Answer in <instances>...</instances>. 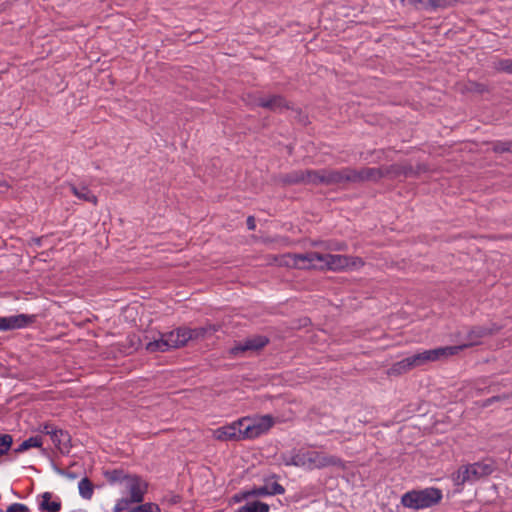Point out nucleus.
I'll list each match as a JSON object with an SVG mask.
<instances>
[{
  "label": "nucleus",
  "instance_id": "c9c22d12",
  "mask_svg": "<svg viewBox=\"0 0 512 512\" xmlns=\"http://www.w3.org/2000/svg\"><path fill=\"white\" fill-rule=\"evenodd\" d=\"M329 249L335 251H344L346 249V244L344 243H331L328 246Z\"/></svg>",
  "mask_w": 512,
  "mask_h": 512
},
{
  "label": "nucleus",
  "instance_id": "a19ab883",
  "mask_svg": "<svg viewBox=\"0 0 512 512\" xmlns=\"http://www.w3.org/2000/svg\"><path fill=\"white\" fill-rule=\"evenodd\" d=\"M414 3H422V0H412Z\"/></svg>",
  "mask_w": 512,
  "mask_h": 512
},
{
  "label": "nucleus",
  "instance_id": "f03ea898",
  "mask_svg": "<svg viewBox=\"0 0 512 512\" xmlns=\"http://www.w3.org/2000/svg\"><path fill=\"white\" fill-rule=\"evenodd\" d=\"M280 459L285 466L301 467L307 470L322 469L329 466L344 467L341 458L306 448L293 449L282 453Z\"/></svg>",
  "mask_w": 512,
  "mask_h": 512
},
{
  "label": "nucleus",
  "instance_id": "1a4fd4ad",
  "mask_svg": "<svg viewBox=\"0 0 512 512\" xmlns=\"http://www.w3.org/2000/svg\"><path fill=\"white\" fill-rule=\"evenodd\" d=\"M399 169L396 166H388V167H364L361 169L352 168V181L353 184L363 183V182H378L382 178L391 174L392 170Z\"/></svg>",
  "mask_w": 512,
  "mask_h": 512
},
{
  "label": "nucleus",
  "instance_id": "e433bc0d",
  "mask_svg": "<svg viewBox=\"0 0 512 512\" xmlns=\"http://www.w3.org/2000/svg\"><path fill=\"white\" fill-rule=\"evenodd\" d=\"M246 224L249 230H254L256 228L255 218L253 216H249L247 218Z\"/></svg>",
  "mask_w": 512,
  "mask_h": 512
},
{
  "label": "nucleus",
  "instance_id": "0eeeda50",
  "mask_svg": "<svg viewBox=\"0 0 512 512\" xmlns=\"http://www.w3.org/2000/svg\"><path fill=\"white\" fill-rule=\"evenodd\" d=\"M279 476L271 474L263 479L264 484L259 487H253L252 489L242 491L240 493V499H248L251 497H265L282 495L285 493V488L277 482ZM237 500L239 498L237 497Z\"/></svg>",
  "mask_w": 512,
  "mask_h": 512
},
{
  "label": "nucleus",
  "instance_id": "2f4dec72",
  "mask_svg": "<svg viewBox=\"0 0 512 512\" xmlns=\"http://www.w3.org/2000/svg\"><path fill=\"white\" fill-rule=\"evenodd\" d=\"M395 166L398 167L399 169L392 170L391 174H395V175L403 174L405 176H410L414 173L413 167L411 165H409V166L395 165Z\"/></svg>",
  "mask_w": 512,
  "mask_h": 512
},
{
  "label": "nucleus",
  "instance_id": "7ed1b4c3",
  "mask_svg": "<svg viewBox=\"0 0 512 512\" xmlns=\"http://www.w3.org/2000/svg\"><path fill=\"white\" fill-rule=\"evenodd\" d=\"M442 498L443 494L440 489L429 487L406 492L401 497V503L406 508L420 510L437 505Z\"/></svg>",
  "mask_w": 512,
  "mask_h": 512
},
{
  "label": "nucleus",
  "instance_id": "b1692460",
  "mask_svg": "<svg viewBox=\"0 0 512 512\" xmlns=\"http://www.w3.org/2000/svg\"><path fill=\"white\" fill-rule=\"evenodd\" d=\"M43 444L41 436H32L24 440L15 450L16 454L27 451L30 448H39Z\"/></svg>",
  "mask_w": 512,
  "mask_h": 512
},
{
  "label": "nucleus",
  "instance_id": "412c9836",
  "mask_svg": "<svg viewBox=\"0 0 512 512\" xmlns=\"http://www.w3.org/2000/svg\"><path fill=\"white\" fill-rule=\"evenodd\" d=\"M70 190L79 200L90 202L94 205L97 204V197L87 186H76L74 184H70Z\"/></svg>",
  "mask_w": 512,
  "mask_h": 512
},
{
  "label": "nucleus",
  "instance_id": "9b49d317",
  "mask_svg": "<svg viewBox=\"0 0 512 512\" xmlns=\"http://www.w3.org/2000/svg\"><path fill=\"white\" fill-rule=\"evenodd\" d=\"M246 421L243 428V439L257 438L268 432L275 423L271 415H264L253 421L246 419Z\"/></svg>",
  "mask_w": 512,
  "mask_h": 512
},
{
  "label": "nucleus",
  "instance_id": "72a5a7b5",
  "mask_svg": "<svg viewBox=\"0 0 512 512\" xmlns=\"http://www.w3.org/2000/svg\"><path fill=\"white\" fill-rule=\"evenodd\" d=\"M469 90L473 91V92H476V93L482 94L484 92H487L488 88H487V86L485 84L477 83V82H471Z\"/></svg>",
  "mask_w": 512,
  "mask_h": 512
},
{
  "label": "nucleus",
  "instance_id": "2eb2a0df",
  "mask_svg": "<svg viewBox=\"0 0 512 512\" xmlns=\"http://www.w3.org/2000/svg\"><path fill=\"white\" fill-rule=\"evenodd\" d=\"M347 184H353L352 167L327 168V186H345Z\"/></svg>",
  "mask_w": 512,
  "mask_h": 512
},
{
  "label": "nucleus",
  "instance_id": "6ab92c4d",
  "mask_svg": "<svg viewBox=\"0 0 512 512\" xmlns=\"http://www.w3.org/2000/svg\"><path fill=\"white\" fill-rule=\"evenodd\" d=\"M306 185L327 186V168L318 170L307 169Z\"/></svg>",
  "mask_w": 512,
  "mask_h": 512
},
{
  "label": "nucleus",
  "instance_id": "7c9ffc66",
  "mask_svg": "<svg viewBox=\"0 0 512 512\" xmlns=\"http://www.w3.org/2000/svg\"><path fill=\"white\" fill-rule=\"evenodd\" d=\"M493 150L497 153L511 152L510 141L495 142Z\"/></svg>",
  "mask_w": 512,
  "mask_h": 512
},
{
  "label": "nucleus",
  "instance_id": "473e14b6",
  "mask_svg": "<svg viewBox=\"0 0 512 512\" xmlns=\"http://www.w3.org/2000/svg\"><path fill=\"white\" fill-rule=\"evenodd\" d=\"M6 512H30L29 508L21 503H13L11 504Z\"/></svg>",
  "mask_w": 512,
  "mask_h": 512
},
{
  "label": "nucleus",
  "instance_id": "393cba45",
  "mask_svg": "<svg viewBox=\"0 0 512 512\" xmlns=\"http://www.w3.org/2000/svg\"><path fill=\"white\" fill-rule=\"evenodd\" d=\"M145 349L150 353L155 352H166L170 348L168 346V343H166L164 335L161 334V337L159 339H155L153 341L148 342L145 345Z\"/></svg>",
  "mask_w": 512,
  "mask_h": 512
},
{
  "label": "nucleus",
  "instance_id": "a211bd4d",
  "mask_svg": "<svg viewBox=\"0 0 512 512\" xmlns=\"http://www.w3.org/2000/svg\"><path fill=\"white\" fill-rule=\"evenodd\" d=\"M186 327H180L168 333H164L166 343L169 348H179L187 344Z\"/></svg>",
  "mask_w": 512,
  "mask_h": 512
},
{
  "label": "nucleus",
  "instance_id": "a878e982",
  "mask_svg": "<svg viewBox=\"0 0 512 512\" xmlns=\"http://www.w3.org/2000/svg\"><path fill=\"white\" fill-rule=\"evenodd\" d=\"M79 494L82 498L90 500L93 496L94 487L92 482L87 478H83L78 483Z\"/></svg>",
  "mask_w": 512,
  "mask_h": 512
},
{
  "label": "nucleus",
  "instance_id": "423d86ee",
  "mask_svg": "<svg viewBox=\"0 0 512 512\" xmlns=\"http://www.w3.org/2000/svg\"><path fill=\"white\" fill-rule=\"evenodd\" d=\"M321 253L307 252L304 254L288 253L281 257L280 265L297 269H319Z\"/></svg>",
  "mask_w": 512,
  "mask_h": 512
},
{
  "label": "nucleus",
  "instance_id": "f257e3e1",
  "mask_svg": "<svg viewBox=\"0 0 512 512\" xmlns=\"http://www.w3.org/2000/svg\"><path fill=\"white\" fill-rule=\"evenodd\" d=\"M103 475L110 485H120L122 493L127 495L117 500L115 512H124L131 504L143 502L148 491V483L141 476L126 473L123 469L105 470Z\"/></svg>",
  "mask_w": 512,
  "mask_h": 512
},
{
  "label": "nucleus",
  "instance_id": "bb28decb",
  "mask_svg": "<svg viewBox=\"0 0 512 512\" xmlns=\"http://www.w3.org/2000/svg\"><path fill=\"white\" fill-rule=\"evenodd\" d=\"M126 511L127 512H161V509L158 504L152 503V502H147V503L140 504L136 507H133L131 509L129 508Z\"/></svg>",
  "mask_w": 512,
  "mask_h": 512
},
{
  "label": "nucleus",
  "instance_id": "c85d7f7f",
  "mask_svg": "<svg viewBox=\"0 0 512 512\" xmlns=\"http://www.w3.org/2000/svg\"><path fill=\"white\" fill-rule=\"evenodd\" d=\"M13 444V438L10 434L0 435V457L7 454Z\"/></svg>",
  "mask_w": 512,
  "mask_h": 512
},
{
  "label": "nucleus",
  "instance_id": "58836bf2",
  "mask_svg": "<svg viewBox=\"0 0 512 512\" xmlns=\"http://www.w3.org/2000/svg\"><path fill=\"white\" fill-rule=\"evenodd\" d=\"M499 398H500L499 396H493L492 398L488 399L487 402L491 403L493 401L499 400Z\"/></svg>",
  "mask_w": 512,
  "mask_h": 512
},
{
  "label": "nucleus",
  "instance_id": "39448f33",
  "mask_svg": "<svg viewBox=\"0 0 512 512\" xmlns=\"http://www.w3.org/2000/svg\"><path fill=\"white\" fill-rule=\"evenodd\" d=\"M498 329V327L488 328L484 326H474L470 328L466 333L465 339L461 344L455 346L438 347V349L444 350L443 358H447L457 354L465 348L478 345L482 338L492 335Z\"/></svg>",
  "mask_w": 512,
  "mask_h": 512
},
{
  "label": "nucleus",
  "instance_id": "aec40b11",
  "mask_svg": "<svg viewBox=\"0 0 512 512\" xmlns=\"http://www.w3.org/2000/svg\"><path fill=\"white\" fill-rule=\"evenodd\" d=\"M52 493L44 492L39 502V510L41 512H59L61 509L60 501H51Z\"/></svg>",
  "mask_w": 512,
  "mask_h": 512
},
{
  "label": "nucleus",
  "instance_id": "c756f323",
  "mask_svg": "<svg viewBox=\"0 0 512 512\" xmlns=\"http://www.w3.org/2000/svg\"><path fill=\"white\" fill-rule=\"evenodd\" d=\"M207 331H208V329L205 327H198V328H194V329L186 328L185 333H186L187 339L189 341V340L204 338Z\"/></svg>",
  "mask_w": 512,
  "mask_h": 512
},
{
  "label": "nucleus",
  "instance_id": "f8f14e48",
  "mask_svg": "<svg viewBox=\"0 0 512 512\" xmlns=\"http://www.w3.org/2000/svg\"><path fill=\"white\" fill-rule=\"evenodd\" d=\"M269 343V339L263 335H254L246 338L245 340L237 343L230 349V354L233 356H239L245 352H258L263 349Z\"/></svg>",
  "mask_w": 512,
  "mask_h": 512
},
{
  "label": "nucleus",
  "instance_id": "ea45409f",
  "mask_svg": "<svg viewBox=\"0 0 512 512\" xmlns=\"http://www.w3.org/2000/svg\"><path fill=\"white\" fill-rule=\"evenodd\" d=\"M180 501L179 497L178 496H175L174 498L171 499V503L173 504H176Z\"/></svg>",
  "mask_w": 512,
  "mask_h": 512
},
{
  "label": "nucleus",
  "instance_id": "5701e85b",
  "mask_svg": "<svg viewBox=\"0 0 512 512\" xmlns=\"http://www.w3.org/2000/svg\"><path fill=\"white\" fill-rule=\"evenodd\" d=\"M270 506L261 501L248 502L238 508L235 512H269Z\"/></svg>",
  "mask_w": 512,
  "mask_h": 512
},
{
  "label": "nucleus",
  "instance_id": "f704fd0d",
  "mask_svg": "<svg viewBox=\"0 0 512 512\" xmlns=\"http://www.w3.org/2000/svg\"><path fill=\"white\" fill-rule=\"evenodd\" d=\"M56 428L55 425L53 424H50V423H45L41 426V432L45 435H48L49 437H51L52 435V431H54V429Z\"/></svg>",
  "mask_w": 512,
  "mask_h": 512
},
{
  "label": "nucleus",
  "instance_id": "cd10ccee",
  "mask_svg": "<svg viewBox=\"0 0 512 512\" xmlns=\"http://www.w3.org/2000/svg\"><path fill=\"white\" fill-rule=\"evenodd\" d=\"M493 67H494V69H496L499 72L512 74V59H509V58L499 59L496 62H494Z\"/></svg>",
  "mask_w": 512,
  "mask_h": 512
},
{
  "label": "nucleus",
  "instance_id": "4468645a",
  "mask_svg": "<svg viewBox=\"0 0 512 512\" xmlns=\"http://www.w3.org/2000/svg\"><path fill=\"white\" fill-rule=\"evenodd\" d=\"M246 423V418H243L229 425L219 427L216 430H214L213 436L215 439L219 441L243 439V428Z\"/></svg>",
  "mask_w": 512,
  "mask_h": 512
},
{
  "label": "nucleus",
  "instance_id": "f3484780",
  "mask_svg": "<svg viewBox=\"0 0 512 512\" xmlns=\"http://www.w3.org/2000/svg\"><path fill=\"white\" fill-rule=\"evenodd\" d=\"M50 439L60 453L68 454L70 452L72 445L71 436L68 431L56 427L54 431H52Z\"/></svg>",
  "mask_w": 512,
  "mask_h": 512
},
{
  "label": "nucleus",
  "instance_id": "20e7f679",
  "mask_svg": "<svg viewBox=\"0 0 512 512\" xmlns=\"http://www.w3.org/2000/svg\"><path fill=\"white\" fill-rule=\"evenodd\" d=\"M443 353H444V350L435 348V349L425 350L423 352L413 354L409 357H406V358L394 363L388 369V375L398 376V375L404 374V373L412 370L413 368L422 366L427 362L443 359Z\"/></svg>",
  "mask_w": 512,
  "mask_h": 512
},
{
  "label": "nucleus",
  "instance_id": "ddd939ff",
  "mask_svg": "<svg viewBox=\"0 0 512 512\" xmlns=\"http://www.w3.org/2000/svg\"><path fill=\"white\" fill-rule=\"evenodd\" d=\"M253 105L265 108L275 113H281L284 110L292 108L283 96L277 94L256 96L253 100Z\"/></svg>",
  "mask_w": 512,
  "mask_h": 512
},
{
  "label": "nucleus",
  "instance_id": "dca6fc26",
  "mask_svg": "<svg viewBox=\"0 0 512 512\" xmlns=\"http://www.w3.org/2000/svg\"><path fill=\"white\" fill-rule=\"evenodd\" d=\"M3 331L20 329L34 323L35 315L18 314L8 317H1Z\"/></svg>",
  "mask_w": 512,
  "mask_h": 512
},
{
  "label": "nucleus",
  "instance_id": "9d476101",
  "mask_svg": "<svg viewBox=\"0 0 512 512\" xmlns=\"http://www.w3.org/2000/svg\"><path fill=\"white\" fill-rule=\"evenodd\" d=\"M320 270L340 271L357 264H363L360 258L338 254H321Z\"/></svg>",
  "mask_w": 512,
  "mask_h": 512
},
{
  "label": "nucleus",
  "instance_id": "79ce46f5",
  "mask_svg": "<svg viewBox=\"0 0 512 512\" xmlns=\"http://www.w3.org/2000/svg\"><path fill=\"white\" fill-rule=\"evenodd\" d=\"M510 147H511V152H512V141H510Z\"/></svg>",
  "mask_w": 512,
  "mask_h": 512
},
{
  "label": "nucleus",
  "instance_id": "6e6552de",
  "mask_svg": "<svg viewBox=\"0 0 512 512\" xmlns=\"http://www.w3.org/2000/svg\"><path fill=\"white\" fill-rule=\"evenodd\" d=\"M494 471L491 463L477 462L459 468L455 481L458 485L466 482H473L481 477L488 476Z\"/></svg>",
  "mask_w": 512,
  "mask_h": 512
},
{
  "label": "nucleus",
  "instance_id": "4be33fe9",
  "mask_svg": "<svg viewBox=\"0 0 512 512\" xmlns=\"http://www.w3.org/2000/svg\"><path fill=\"white\" fill-rule=\"evenodd\" d=\"M306 174H307V169L306 170H295L290 173H287L283 177L282 180L285 184H289V185H295V184H305L306 185Z\"/></svg>",
  "mask_w": 512,
  "mask_h": 512
},
{
  "label": "nucleus",
  "instance_id": "4c0bfd02",
  "mask_svg": "<svg viewBox=\"0 0 512 512\" xmlns=\"http://www.w3.org/2000/svg\"><path fill=\"white\" fill-rule=\"evenodd\" d=\"M428 2L433 8L438 7L437 0H429Z\"/></svg>",
  "mask_w": 512,
  "mask_h": 512
}]
</instances>
